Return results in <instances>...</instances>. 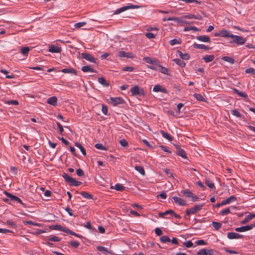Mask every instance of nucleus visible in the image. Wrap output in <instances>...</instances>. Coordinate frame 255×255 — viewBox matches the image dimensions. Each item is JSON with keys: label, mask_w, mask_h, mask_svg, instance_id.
Wrapping results in <instances>:
<instances>
[{"label": "nucleus", "mask_w": 255, "mask_h": 255, "mask_svg": "<svg viewBox=\"0 0 255 255\" xmlns=\"http://www.w3.org/2000/svg\"><path fill=\"white\" fill-rule=\"evenodd\" d=\"M175 146L177 150V154L178 155L183 157V158H186L187 157L185 151L183 149H181L179 145H175Z\"/></svg>", "instance_id": "dca6fc26"}, {"label": "nucleus", "mask_w": 255, "mask_h": 255, "mask_svg": "<svg viewBox=\"0 0 255 255\" xmlns=\"http://www.w3.org/2000/svg\"><path fill=\"white\" fill-rule=\"evenodd\" d=\"M62 176L71 186H78L82 184L81 182L77 181L73 177H70L67 173H64Z\"/></svg>", "instance_id": "f257e3e1"}, {"label": "nucleus", "mask_w": 255, "mask_h": 255, "mask_svg": "<svg viewBox=\"0 0 255 255\" xmlns=\"http://www.w3.org/2000/svg\"><path fill=\"white\" fill-rule=\"evenodd\" d=\"M30 51L28 47H22L20 49V52L24 55L27 56Z\"/></svg>", "instance_id": "72a5a7b5"}, {"label": "nucleus", "mask_w": 255, "mask_h": 255, "mask_svg": "<svg viewBox=\"0 0 255 255\" xmlns=\"http://www.w3.org/2000/svg\"><path fill=\"white\" fill-rule=\"evenodd\" d=\"M237 200V198L235 196H231L226 200H223L222 201V204H223L224 206L227 204H229L231 202L236 201Z\"/></svg>", "instance_id": "f3484780"}, {"label": "nucleus", "mask_w": 255, "mask_h": 255, "mask_svg": "<svg viewBox=\"0 0 255 255\" xmlns=\"http://www.w3.org/2000/svg\"><path fill=\"white\" fill-rule=\"evenodd\" d=\"M69 244L73 247L75 248H77L78 247V246H79L80 244L79 242H77V241H71L70 243H69Z\"/></svg>", "instance_id": "864d4df0"}, {"label": "nucleus", "mask_w": 255, "mask_h": 255, "mask_svg": "<svg viewBox=\"0 0 255 255\" xmlns=\"http://www.w3.org/2000/svg\"><path fill=\"white\" fill-rule=\"evenodd\" d=\"M48 51L51 53H60L61 48L54 45H51L49 46Z\"/></svg>", "instance_id": "ddd939ff"}, {"label": "nucleus", "mask_w": 255, "mask_h": 255, "mask_svg": "<svg viewBox=\"0 0 255 255\" xmlns=\"http://www.w3.org/2000/svg\"><path fill=\"white\" fill-rule=\"evenodd\" d=\"M231 114L233 116H234L236 117H238V118L242 117V115L240 114V113L237 110H234L232 111Z\"/></svg>", "instance_id": "09e8293b"}, {"label": "nucleus", "mask_w": 255, "mask_h": 255, "mask_svg": "<svg viewBox=\"0 0 255 255\" xmlns=\"http://www.w3.org/2000/svg\"><path fill=\"white\" fill-rule=\"evenodd\" d=\"M112 189H115L117 191H123L125 189V187L123 186L122 184L118 183L116 184L115 186H112Z\"/></svg>", "instance_id": "c9c22d12"}, {"label": "nucleus", "mask_w": 255, "mask_h": 255, "mask_svg": "<svg viewBox=\"0 0 255 255\" xmlns=\"http://www.w3.org/2000/svg\"><path fill=\"white\" fill-rule=\"evenodd\" d=\"M132 95H137L142 96L144 95V91L142 89L140 88L138 86H135L130 89Z\"/></svg>", "instance_id": "39448f33"}, {"label": "nucleus", "mask_w": 255, "mask_h": 255, "mask_svg": "<svg viewBox=\"0 0 255 255\" xmlns=\"http://www.w3.org/2000/svg\"><path fill=\"white\" fill-rule=\"evenodd\" d=\"M81 70L84 72H90V73L96 72V70H95L93 68H91L89 66H84L82 67Z\"/></svg>", "instance_id": "393cba45"}, {"label": "nucleus", "mask_w": 255, "mask_h": 255, "mask_svg": "<svg viewBox=\"0 0 255 255\" xmlns=\"http://www.w3.org/2000/svg\"><path fill=\"white\" fill-rule=\"evenodd\" d=\"M222 59L225 61L228 62L231 64H233L235 62V60L233 58L228 56L223 57Z\"/></svg>", "instance_id": "37998d69"}, {"label": "nucleus", "mask_w": 255, "mask_h": 255, "mask_svg": "<svg viewBox=\"0 0 255 255\" xmlns=\"http://www.w3.org/2000/svg\"><path fill=\"white\" fill-rule=\"evenodd\" d=\"M139 7H140V6H139V5L129 4L128 5H125V6H124L119 9H117L114 12V14H118L121 12H123L126 11L127 10H128L129 9L138 8Z\"/></svg>", "instance_id": "7ed1b4c3"}, {"label": "nucleus", "mask_w": 255, "mask_h": 255, "mask_svg": "<svg viewBox=\"0 0 255 255\" xmlns=\"http://www.w3.org/2000/svg\"><path fill=\"white\" fill-rule=\"evenodd\" d=\"M160 133L162 136L165 138L168 139L169 141H171L172 140V137L171 135H170L168 133H166L163 130H161Z\"/></svg>", "instance_id": "7c9ffc66"}, {"label": "nucleus", "mask_w": 255, "mask_h": 255, "mask_svg": "<svg viewBox=\"0 0 255 255\" xmlns=\"http://www.w3.org/2000/svg\"><path fill=\"white\" fill-rule=\"evenodd\" d=\"M47 102L48 104H49L51 105L55 106L57 104V99L56 97L53 96V97L49 98L47 99Z\"/></svg>", "instance_id": "5701e85b"}, {"label": "nucleus", "mask_w": 255, "mask_h": 255, "mask_svg": "<svg viewBox=\"0 0 255 255\" xmlns=\"http://www.w3.org/2000/svg\"><path fill=\"white\" fill-rule=\"evenodd\" d=\"M95 148H96L98 149L102 150H107V149L106 147H105L101 143H96L95 145Z\"/></svg>", "instance_id": "a18cd8bd"}, {"label": "nucleus", "mask_w": 255, "mask_h": 255, "mask_svg": "<svg viewBox=\"0 0 255 255\" xmlns=\"http://www.w3.org/2000/svg\"><path fill=\"white\" fill-rule=\"evenodd\" d=\"M181 43V41L179 39H173L169 41V44L172 46L175 44H180Z\"/></svg>", "instance_id": "ea45409f"}, {"label": "nucleus", "mask_w": 255, "mask_h": 255, "mask_svg": "<svg viewBox=\"0 0 255 255\" xmlns=\"http://www.w3.org/2000/svg\"><path fill=\"white\" fill-rule=\"evenodd\" d=\"M61 72L64 73H71L75 75H77L76 71L73 68L62 69Z\"/></svg>", "instance_id": "4be33fe9"}, {"label": "nucleus", "mask_w": 255, "mask_h": 255, "mask_svg": "<svg viewBox=\"0 0 255 255\" xmlns=\"http://www.w3.org/2000/svg\"><path fill=\"white\" fill-rule=\"evenodd\" d=\"M153 91L154 92H160L163 93L167 94L168 91L159 84L155 85L153 88Z\"/></svg>", "instance_id": "1a4fd4ad"}, {"label": "nucleus", "mask_w": 255, "mask_h": 255, "mask_svg": "<svg viewBox=\"0 0 255 255\" xmlns=\"http://www.w3.org/2000/svg\"><path fill=\"white\" fill-rule=\"evenodd\" d=\"M184 196L186 197L190 198L192 197V193L189 189H186L182 191Z\"/></svg>", "instance_id": "e433bc0d"}, {"label": "nucleus", "mask_w": 255, "mask_h": 255, "mask_svg": "<svg viewBox=\"0 0 255 255\" xmlns=\"http://www.w3.org/2000/svg\"><path fill=\"white\" fill-rule=\"evenodd\" d=\"M196 39L199 41L208 42L210 41V37L206 35L199 36L196 37Z\"/></svg>", "instance_id": "bb28decb"}, {"label": "nucleus", "mask_w": 255, "mask_h": 255, "mask_svg": "<svg viewBox=\"0 0 255 255\" xmlns=\"http://www.w3.org/2000/svg\"><path fill=\"white\" fill-rule=\"evenodd\" d=\"M196 244L197 245H206L207 243L203 240H198L196 242Z\"/></svg>", "instance_id": "e2e57ef3"}, {"label": "nucleus", "mask_w": 255, "mask_h": 255, "mask_svg": "<svg viewBox=\"0 0 255 255\" xmlns=\"http://www.w3.org/2000/svg\"><path fill=\"white\" fill-rule=\"evenodd\" d=\"M193 96L197 100H198L199 101H204V97L199 94H194L193 95Z\"/></svg>", "instance_id": "c03bdc74"}, {"label": "nucleus", "mask_w": 255, "mask_h": 255, "mask_svg": "<svg viewBox=\"0 0 255 255\" xmlns=\"http://www.w3.org/2000/svg\"><path fill=\"white\" fill-rule=\"evenodd\" d=\"M230 213V210L229 208H226L224 210L221 211L220 214L223 216H225V215H228Z\"/></svg>", "instance_id": "603ef678"}, {"label": "nucleus", "mask_w": 255, "mask_h": 255, "mask_svg": "<svg viewBox=\"0 0 255 255\" xmlns=\"http://www.w3.org/2000/svg\"><path fill=\"white\" fill-rule=\"evenodd\" d=\"M49 241L58 242L60 241V238L57 236H51L48 238Z\"/></svg>", "instance_id": "8fccbe9b"}, {"label": "nucleus", "mask_w": 255, "mask_h": 255, "mask_svg": "<svg viewBox=\"0 0 255 255\" xmlns=\"http://www.w3.org/2000/svg\"><path fill=\"white\" fill-rule=\"evenodd\" d=\"M86 24V22H80L78 23H76L74 24V26L75 28H80L81 27L84 26Z\"/></svg>", "instance_id": "5fc2aeb1"}, {"label": "nucleus", "mask_w": 255, "mask_h": 255, "mask_svg": "<svg viewBox=\"0 0 255 255\" xmlns=\"http://www.w3.org/2000/svg\"><path fill=\"white\" fill-rule=\"evenodd\" d=\"M75 145L80 149L81 152L85 156L86 155V152L85 148L82 146V145L80 143L78 142H75Z\"/></svg>", "instance_id": "f704fd0d"}, {"label": "nucleus", "mask_w": 255, "mask_h": 255, "mask_svg": "<svg viewBox=\"0 0 255 255\" xmlns=\"http://www.w3.org/2000/svg\"><path fill=\"white\" fill-rule=\"evenodd\" d=\"M160 240L161 242H162L163 243H166L167 242H170V238L168 236H162V237H160Z\"/></svg>", "instance_id": "de8ad7c7"}, {"label": "nucleus", "mask_w": 255, "mask_h": 255, "mask_svg": "<svg viewBox=\"0 0 255 255\" xmlns=\"http://www.w3.org/2000/svg\"><path fill=\"white\" fill-rule=\"evenodd\" d=\"M220 32H221V37H223L231 38V35H233V34H232L230 31H228L227 30H225V29L220 30Z\"/></svg>", "instance_id": "412c9836"}, {"label": "nucleus", "mask_w": 255, "mask_h": 255, "mask_svg": "<svg viewBox=\"0 0 255 255\" xmlns=\"http://www.w3.org/2000/svg\"><path fill=\"white\" fill-rule=\"evenodd\" d=\"M193 46L195 48L204 49L205 50H207L209 49V48L208 46L205 45L204 44H199L194 43L193 45Z\"/></svg>", "instance_id": "c85d7f7f"}, {"label": "nucleus", "mask_w": 255, "mask_h": 255, "mask_svg": "<svg viewBox=\"0 0 255 255\" xmlns=\"http://www.w3.org/2000/svg\"><path fill=\"white\" fill-rule=\"evenodd\" d=\"M223 250L225 251L226 252L228 253L231 254H238V253L237 252H236L235 251L230 250L225 247L223 248Z\"/></svg>", "instance_id": "4d7b16f0"}, {"label": "nucleus", "mask_w": 255, "mask_h": 255, "mask_svg": "<svg viewBox=\"0 0 255 255\" xmlns=\"http://www.w3.org/2000/svg\"><path fill=\"white\" fill-rule=\"evenodd\" d=\"M212 225L213 227L216 230L219 229L221 227L222 225L221 223L216 222H213Z\"/></svg>", "instance_id": "3c124183"}, {"label": "nucleus", "mask_w": 255, "mask_h": 255, "mask_svg": "<svg viewBox=\"0 0 255 255\" xmlns=\"http://www.w3.org/2000/svg\"><path fill=\"white\" fill-rule=\"evenodd\" d=\"M123 70L124 71L131 72L133 70V68L132 67L126 66L123 68Z\"/></svg>", "instance_id": "0e129e2a"}, {"label": "nucleus", "mask_w": 255, "mask_h": 255, "mask_svg": "<svg viewBox=\"0 0 255 255\" xmlns=\"http://www.w3.org/2000/svg\"><path fill=\"white\" fill-rule=\"evenodd\" d=\"M145 36L149 39H152L155 38V35L153 33L151 32H147L145 34Z\"/></svg>", "instance_id": "680f3d73"}, {"label": "nucleus", "mask_w": 255, "mask_h": 255, "mask_svg": "<svg viewBox=\"0 0 255 255\" xmlns=\"http://www.w3.org/2000/svg\"><path fill=\"white\" fill-rule=\"evenodd\" d=\"M193 30L194 31H198V29L196 27L191 26V27H185L184 28V30L185 31H189V30Z\"/></svg>", "instance_id": "bf43d9fd"}, {"label": "nucleus", "mask_w": 255, "mask_h": 255, "mask_svg": "<svg viewBox=\"0 0 255 255\" xmlns=\"http://www.w3.org/2000/svg\"><path fill=\"white\" fill-rule=\"evenodd\" d=\"M184 18L181 17H168L167 19L171 21H174L175 22H176L179 23H185V24H188V22L183 20Z\"/></svg>", "instance_id": "4468645a"}, {"label": "nucleus", "mask_w": 255, "mask_h": 255, "mask_svg": "<svg viewBox=\"0 0 255 255\" xmlns=\"http://www.w3.org/2000/svg\"><path fill=\"white\" fill-rule=\"evenodd\" d=\"M227 237L231 240L238 239L242 238L243 236L235 232H229L227 234Z\"/></svg>", "instance_id": "9d476101"}, {"label": "nucleus", "mask_w": 255, "mask_h": 255, "mask_svg": "<svg viewBox=\"0 0 255 255\" xmlns=\"http://www.w3.org/2000/svg\"><path fill=\"white\" fill-rule=\"evenodd\" d=\"M160 148L165 151V152H167L168 153H171V151L169 149L168 147H166V146H163V145H160Z\"/></svg>", "instance_id": "69168bd1"}, {"label": "nucleus", "mask_w": 255, "mask_h": 255, "mask_svg": "<svg viewBox=\"0 0 255 255\" xmlns=\"http://www.w3.org/2000/svg\"><path fill=\"white\" fill-rule=\"evenodd\" d=\"M215 56L213 55H206L203 57V59L206 63L212 62Z\"/></svg>", "instance_id": "a878e982"}, {"label": "nucleus", "mask_w": 255, "mask_h": 255, "mask_svg": "<svg viewBox=\"0 0 255 255\" xmlns=\"http://www.w3.org/2000/svg\"><path fill=\"white\" fill-rule=\"evenodd\" d=\"M76 174L79 176H82L84 175V172L81 169L79 168L76 170Z\"/></svg>", "instance_id": "774afa93"}, {"label": "nucleus", "mask_w": 255, "mask_h": 255, "mask_svg": "<svg viewBox=\"0 0 255 255\" xmlns=\"http://www.w3.org/2000/svg\"><path fill=\"white\" fill-rule=\"evenodd\" d=\"M205 183L207 186H208L210 189L213 190L215 189V186L213 182L210 180V179H206L205 181Z\"/></svg>", "instance_id": "2f4dec72"}, {"label": "nucleus", "mask_w": 255, "mask_h": 255, "mask_svg": "<svg viewBox=\"0 0 255 255\" xmlns=\"http://www.w3.org/2000/svg\"><path fill=\"white\" fill-rule=\"evenodd\" d=\"M80 194L84 198L90 199H92V196L89 193L87 192H82L80 193Z\"/></svg>", "instance_id": "79ce46f5"}, {"label": "nucleus", "mask_w": 255, "mask_h": 255, "mask_svg": "<svg viewBox=\"0 0 255 255\" xmlns=\"http://www.w3.org/2000/svg\"><path fill=\"white\" fill-rule=\"evenodd\" d=\"M203 206L204 204L196 205L192 208L187 209L186 211V215L187 216H190L191 214H195L200 211Z\"/></svg>", "instance_id": "f03ea898"}, {"label": "nucleus", "mask_w": 255, "mask_h": 255, "mask_svg": "<svg viewBox=\"0 0 255 255\" xmlns=\"http://www.w3.org/2000/svg\"><path fill=\"white\" fill-rule=\"evenodd\" d=\"M184 245L187 248H191L193 247V244L191 241H188L184 243Z\"/></svg>", "instance_id": "13d9d810"}, {"label": "nucleus", "mask_w": 255, "mask_h": 255, "mask_svg": "<svg viewBox=\"0 0 255 255\" xmlns=\"http://www.w3.org/2000/svg\"><path fill=\"white\" fill-rule=\"evenodd\" d=\"M255 217V214H251L246 217V218L241 222L242 224H246L249 223L251 220Z\"/></svg>", "instance_id": "6ab92c4d"}, {"label": "nucleus", "mask_w": 255, "mask_h": 255, "mask_svg": "<svg viewBox=\"0 0 255 255\" xmlns=\"http://www.w3.org/2000/svg\"><path fill=\"white\" fill-rule=\"evenodd\" d=\"M135 169L142 175H145V171L144 168L141 166H135Z\"/></svg>", "instance_id": "4c0bfd02"}, {"label": "nucleus", "mask_w": 255, "mask_h": 255, "mask_svg": "<svg viewBox=\"0 0 255 255\" xmlns=\"http://www.w3.org/2000/svg\"><path fill=\"white\" fill-rule=\"evenodd\" d=\"M81 56L83 58L88 61L95 63L96 62V59L90 54L88 53H82Z\"/></svg>", "instance_id": "6e6552de"}, {"label": "nucleus", "mask_w": 255, "mask_h": 255, "mask_svg": "<svg viewBox=\"0 0 255 255\" xmlns=\"http://www.w3.org/2000/svg\"><path fill=\"white\" fill-rule=\"evenodd\" d=\"M177 53L178 54L180 57L183 60H188L190 58V56L188 53H183L180 50H177Z\"/></svg>", "instance_id": "cd10ccee"}, {"label": "nucleus", "mask_w": 255, "mask_h": 255, "mask_svg": "<svg viewBox=\"0 0 255 255\" xmlns=\"http://www.w3.org/2000/svg\"><path fill=\"white\" fill-rule=\"evenodd\" d=\"M158 70H159L161 73H162L163 74H167V75H169L168 74V69H167V68L162 66L160 64H159V66L158 67Z\"/></svg>", "instance_id": "58836bf2"}, {"label": "nucleus", "mask_w": 255, "mask_h": 255, "mask_svg": "<svg viewBox=\"0 0 255 255\" xmlns=\"http://www.w3.org/2000/svg\"><path fill=\"white\" fill-rule=\"evenodd\" d=\"M213 251L212 250H208L206 249H203L200 250L197 252L198 255H213Z\"/></svg>", "instance_id": "f8f14e48"}, {"label": "nucleus", "mask_w": 255, "mask_h": 255, "mask_svg": "<svg viewBox=\"0 0 255 255\" xmlns=\"http://www.w3.org/2000/svg\"><path fill=\"white\" fill-rule=\"evenodd\" d=\"M4 193H5V195L7 197L10 198V200H11L12 201H17V202L19 203L20 204L23 205V203L22 201H21V200L20 198H19L18 197L15 196L7 192H6V191H5Z\"/></svg>", "instance_id": "9b49d317"}, {"label": "nucleus", "mask_w": 255, "mask_h": 255, "mask_svg": "<svg viewBox=\"0 0 255 255\" xmlns=\"http://www.w3.org/2000/svg\"><path fill=\"white\" fill-rule=\"evenodd\" d=\"M182 18H188V19H196L198 20H201L202 17L200 15H194L192 14H189L187 15H185L182 16Z\"/></svg>", "instance_id": "aec40b11"}, {"label": "nucleus", "mask_w": 255, "mask_h": 255, "mask_svg": "<svg viewBox=\"0 0 255 255\" xmlns=\"http://www.w3.org/2000/svg\"><path fill=\"white\" fill-rule=\"evenodd\" d=\"M231 38L233 39V42L238 45H242L244 44L246 42V39L242 36L234 35H231Z\"/></svg>", "instance_id": "20e7f679"}, {"label": "nucleus", "mask_w": 255, "mask_h": 255, "mask_svg": "<svg viewBox=\"0 0 255 255\" xmlns=\"http://www.w3.org/2000/svg\"><path fill=\"white\" fill-rule=\"evenodd\" d=\"M143 61L147 63L152 64H157V62H159V61L155 58H150L149 57H144L143 59Z\"/></svg>", "instance_id": "a211bd4d"}, {"label": "nucleus", "mask_w": 255, "mask_h": 255, "mask_svg": "<svg viewBox=\"0 0 255 255\" xmlns=\"http://www.w3.org/2000/svg\"><path fill=\"white\" fill-rule=\"evenodd\" d=\"M23 223L24 225L30 224L37 227H40L41 226V224L38 223H34L32 221H23Z\"/></svg>", "instance_id": "a19ab883"}, {"label": "nucleus", "mask_w": 255, "mask_h": 255, "mask_svg": "<svg viewBox=\"0 0 255 255\" xmlns=\"http://www.w3.org/2000/svg\"><path fill=\"white\" fill-rule=\"evenodd\" d=\"M159 66V61L157 62V64H152V65H148L147 67L154 70H158Z\"/></svg>", "instance_id": "49530a36"}, {"label": "nucleus", "mask_w": 255, "mask_h": 255, "mask_svg": "<svg viewBox=\"0 0 255 255\" xmlns=\"http://www.w3.org/2000/svg\"><path fill=\"white\" fill-rule=\"evenodd\" d=\"M119 142H120V144L123 147H126L128 145V141L125 139H122L120 140Z\"/></svg>", "instance_id": "6e6d98bb"}, {"label": "nucleus", "mask_w": 255, "mask_h": 255, "mask_svg": "<svg viewBox=\"0 0 255 255\" xmlns=\"http://www.w3.org/2000/svg\"><path fill=\"white\" fill-rule=\"evenodd\" d=\"M173 61L181 67H184L185 66V63L180 59H174Z\"/></svg>", "instance_id": "473e14b6"}, {"label": "nucleus", "mask_w": 255, "mask_h": 255, "mask_svg": "<svg viewBox=\"0 0 255 255\" xmlns=\"http://www.w3.org/2000/svg\"><path fill=\"white\" fill-rule=\"evenodd\" d=\"M125 101L120 97H111L109 99V102L114 106H116L119 104L124 103Z\"/></svg>", "instance_id": "423d86ee"}, {"label": "nucleus", "mask_w": 255, "mask_h": 255, "mask_svg": "<svg viewBox=\"0 0 255 255\" xmlns=\"http://www.w3.org/2000/svg\"><path fill=\"white\" fill-rule=\"evenodd\" d=\"M173 199L175 203L179 206H186L187 204L186 202L184 200L176 196L173 197Z\"/></svg>", "instance_id": "2eb2a0df"}, {"label": "nucleus", "mask_w": 255, "mask_h": 255, "mask_svg": "<svg viewBox=\"0 0 255 255\" xmlns=\"http://www.w3.org/2000/svg\"><path fill=\"white\" fill-rule=\"evenodd\" d=\"M118 56L120 57H128L131 58L132 57V54L130 53H127L124 51H120L118 52Z\"/></svg>", "instance_id": "b1692460"}, {"label": "nucleus", "mask_w": 255, "mask_h": 255, "mask_svg": "<svg viewBox=\"0 0 255 255\" xmlns=\"http://www.w3.org/2000/svg\"><path fill=\"white\" fill-rule=\"evenodd\" d=\"M246 73L255 74V69L253 68L247 69L245 71Z\"/></svg>", "instance_id": "052dcab7"}, {"label": "nucleus", "mask_w": 255, "mask_h": 255, "mask_svg": "<svg viewBox=\"0 0 255 255\" xmlns=\"http://www.w3.org/2000/svg\"><path fill=\"white\" fill-rule=\"evenodd\" d=\"M6 224L8 225V226H9L10 227H14L15 228L16 227V224L14 222L10 221V220H8L6 221Z\"/></svg>", "instance_id": "338daca9"}, {"label": "nucleus", "mask_w": 255, "mask_h": 255, "mask_svg": "<svg viewBox=\"0 0 255 255\" xmlns=\"http://www.w3.org/2000/svg\"><path fill=\"white\" fill-rule=\"evenodd\" d=\"M254 228H255V223L252 224L250 225H247L239 228H236L235 229V231L239 232H244L249 231Z\"/></svg>", "instance_id": "0eeeda50"}, {"label": "nucleus", "mask_w": 255, "mask_h": 255, "mask_svg": "<svg viewBox=\"0 0 255 255\" xmlns=\"http://www.w3.org/2000/svg\"><path fill=\"white\" fill-rule=\"evenodd\" d=\"M98 81L101 84L105 87H108L109 85L108 82L103 77L99 78Z\"/></svg>", "instance_id": "c756f323"}]
</instances>
